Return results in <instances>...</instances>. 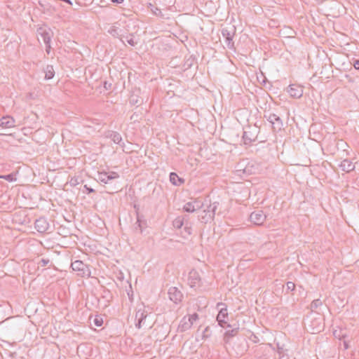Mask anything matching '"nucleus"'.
Instances as JSON below:
<instances>
[{"label":"nucleus","instance_id":"obj_24","mask_svg":"<svg viewBox=\"0 0 359 359\" xmlns=\"http://www.w3.org/2000/svg\"><path fill=\"white\" fill-rule=\"evenodd\" d=\"M43 72L45 73V79L46 80L51 79L55 76V71L52 65H47L44 69Z\"/></svg>","mask_w":359,"mask_h":359},{"label":"nucleus","instance_id":"obj_53","mask_svg":"<svg viewBox=\"0 0 359 359\" xmlns=\"http://www.w3.org/2000/svg\"><path fill=\"white\" fill-rule=\"evenodd\" d=\"M343 345H344V348L345 350H346L349 348L348 342L346 341H344Z\"/></svg>","mask_w":359,"mask_h":359},{"label":"nucleus","instance_id":"obj_60","mask_svg":"<svg viewBox=\"0 0 359 359\" xmlns=\"http://www.w3.org/2000/svg\"><path fill=\"white\" fill-rule=\"evenodd\" d=\"M1 212H6V210H5V208L3 206V204H1Z\"/></svg>","mask_w":359,"mask_h":359},{"label":"nucleus","instance_id":"obj_35","mask_svg":"<svg viewBox=\"0 0 359 359\" xmlns=\"http://www.w3.org/2000/svg\"><path fill=\"white\" fill-rule=\"evenodd\" d=\"M204 213V215L199 216V219L201 220V222L206 224L210 219H213V218H208V213L207 212Z\"/></svg>","mask_w":359,"mask_h":359},{"label":"nucleus","instance_id":"obj_51","mask_svg":"<svg viewBox=\"0 0 359 359\" xmlns=\"http://www.w3.org/2000/svg\"><path fill=\"white\" fill-rule=\"evenodd\" d=\"M111 83L107 82V81H104V88L106 89V90H109L111 87Z\"/></svg>","mask_w":359,"mask_h":359},{"label":"nucleus","instance_id":"obj_40","mask_svg":"<svg viewBox=\"0 0 359 359\" xmlns=\"http://www.w3.org/2000/svg\"><path fill=\"white\" fill-rule=\"evenodd\" d=\"M187 319H190V321L192 322V324L194 323V321L196 320L198 318V315L196 313H194L192 315H189V316H187Z\"/></svg>","mask_w":359,"mask_h":359},{"label":"nucleus","instance_id":"obj_26","mask_svg":"<svg viewBox=\"0 0 359 359\" xmlns=\"http://www.w3.org/2000/svg\"><path fill=\"white\" fill-rule=\"evenodd\" d=\"M142 102L143 100L135 93L132 94L130 97L129 102L131 105H140Z\"/></svg>","mask_w":359,"mask_h":359},{"label":"nucleus","instance_id":"obj_20","mask_svg":"<svg viewBox=\"0 0 359 359\" xmlns=\"http://www.w3.org/2000/svg\"><path fill=\"white\" fill-rule=\"evenodd\" d=\"M18 173L17 169L12 170L8 173H1V180H4L8 182H15L17 180V174Z\"/></svg>","mask_w":359,"mask_h":359},{"label":"nucleus","instance_id":"obj_28","mask_svg":"<svg viewBox=\"0 0 359 359\" xmlns=\"http://www.w3.org/2000/svg\"><path fill=\"white\" fill-rule=\"evenodd\" d=\"M109 137L116 144H120L122 141L121 135L117 132L112 131Z\"/></svg>","mask_w":359,"mask_h":359},{"label":"nucleus","instance_id":"obj_61","mask_svg":"<svg viewBox=\"0 0 359 359\" xmlns=\"http://www.w3.org/2000/svg\"><path fill=\"white\" fill-rule=\"evenodd\" d=\"M6 263V262H5V263H4V264H1V266L5 267Z\"/></svg>","mask_w":359,"mask_h":359},{"label":"nucleus","instance_id":"obj_47","mask_svg":"<svg viewBox=\"0 0 359 359\" xmlns=\"http://www.w3.org/2000/svg\"><path fill=\"white\" fill-rule=\"evenodd\" d=\"M109 33L113 36H115V37H118V32H117V29H112L111 30L109 31Z\"/></svg>","mask_w":359,"mask_h":359},{"label":"nucleus","instance_id":"obj_29","mask_svg":"<svg viewBox=\"0 0 359 359\" xmlns=\"http://www.w3.org/2000/svg\"><path fill=\"white\" fill-rule=\"evenodd\" d=\"M323 305V302L320 299H314L311 305L310 308L312 311H316V309Z\"/></svg>","mask_w":359,"mask_h":359},{"label":"nucleus","instance_id":"obj_57","mask_svg":"<svg viewBox=\"0 0 359 359\" xmlns=\"http://www.w3.org/2000/svg\"><path fill=\"white\" fill-rule=\"evenodd\" d=\"M70 183H71L72 184H73V185H76V184H77V180H76V179H75V180L72 179V180H71Z\"/></svg>","mask_w":359,"mask_h":359},{"label":"nucleus","instance_id":"obj_27","mask_svg":"<svg viewBox=\"0 0 359 359\" xmlns=\"http://www.w3.org/2000/svg\"><path fill=\"white\" fill-rule=\"evenodd\" d=\"M184 216H179L174 219L172 225L175 229H181L184 224Z\"/></svg>","mask_w":359,"mask_h":359},{"label":"nucleus","instance_id":"obj_16","mask_svg":"<svg viewBox=\"0 0 359 359\" xmlns=\"http://www.w3.org/2000/svg\"><path fill=\"white\" fill-rule=\"evenodd\" d=\"M191 326L192 322L190 321V319H187V316H184L180 322L177 331L179 332H186L187 330H189Z\"/></svg>","mask_w":359,"mask_h":359},{"label":"nucleus","instance_id":"obj_55","mask_svg":"<svg viewBox=\"0 0 359 359\" xmlns=\"http://www.w3.org/2000/svg\"><path fill=\"white\" fill-rule=\"evenodd\" d=\"M9 306L7 302H1V307L8 308Z\"/></svg>","mask_w":359,"mask_h":359},{"label":"nucleus","instance_id":"obj_52","mask_svg":"<svg viewBox=\"0 0 359 359\" xmlns=\"http://www.w3.org/2000/svg\"><path fill=\"white\" fill-rule=\"evenodd\" d=\"M111 1L116 4H121L124 1V0H111Z\"/></svg>","mask_w":359,"mask_h":359},{"label":"nucleus","instance_id":"obj_44","mask_svg":"<svg viewBox=\"0 0 359 359\" xmlns=\"http://www.w3.org/2000/svg\"><path fill=\"white\" fill-rule=\"evenodd\" d=\"M250 339L254 343H257L259 341V338L254 334H252L250 337Z\"/></svg>","mask_w":359,"mask_h":359},{"label":"nucleus","instance_id":"obj_6","mask_svg":"<svg viewBox=\"0 0 359 359\" xmlns=\"http://www.w3.org/2000/svg\"><path fill=\"white\" fill-rule=\"evenodd\" d=\"M266 217L262 210H257L250 214V220L254 224L259 226L264 222Z\"/></svg>","mask_w":359,"mask_h":359},{"label":"nucleus","instance_id":"obj_34","mask_svg":"<svg viewBox=\"0 0 359 359\" xmlns=\"http://www.w3.org/2000/svg\"><path fill=\"white\" fill-rule=\"evenodd\" d=\"M194 62V58L190 56L187 58L184 62V67L186 69H189L192 67Z\"/></svg>","mask_w":359,"mask_h":359},{"label":"nucleus","instance_id":"obj_5","mask_svg":"<svg viewBox=\"0 0 359 359\" xmlns=\"http://www.w3.org/2000/svg\"><path fill=\"white\" fill-rule=\"evenodd\" d=\"M235 33V27H231L230 29L227 27L223 28L222 29V36L225 39V43L227 46V47L230 49L233 48L234 47V42L233 41V36Z\"/></svg>","mask_w":359,"mask_h":359},{"label":"nucleus","instance_id":"obj_38","mask_svg":"<svg viewBox=\"0 0 359 359\" xmlns=\"http://www.w3.org/2000/svg\"><path fill=\"white\" fill-rule=\"evenodd\" d=\"M94 322V324L97 326V327H100L102 326V323H103V320H102V318H100L98 316H96L95 318L93 320Z\"/></svg>","mask_w":359,"mask_h":359},{"label":"nucleus","instance_id":"obj_12","mask_svg":"<svg viewBox=\"0 0 359 359\" xmlns=\"http://www.w3.org/2000/svg\"><path fill=\"white\" fill-rule=\"evenodd\" d=\"M37 34L41 37L45 44L50 43L53 36V32L50 29L39 27L37 29Z\"/></svg>","mask_w":359,"mask_h":359},{"label":"nucleus","instance_id":"obj_17","mask_svg":"<svg viewBox=\"0 0 359 359\" xmlns=\"http://www.w3.org/2000/svg\"><path fill=\"white\" fill-rule=\"evenodd\" d=\"M339 167L342 171L346 172H350L355 169V165L351 161L347 158L342 161L340 164H339Z\"/></svg>","mask_w":359,"mask_h":359},{"label":"nucleus","instance_id":"obj_39","mask_svg":"<svg viewBox=\"0 0 359 359\" xmlns=\"http://www.w3.org/2000/svg\"><path fill=\"white\" fill-rule=\"evenodd\" d=\"M49 263H50V259H44V258H43V259H41L39 261V265L41 266H46Z\"/></svg>","mask_w":359,"mask_h":359},{"label":"nucleus","instance_id":"obj_25","mask_svg":"<svg viewBox=\"0 0 359 359\" xmlns=\"http://www.w3.org/2000/svg\"><path fill=\"white\" fill-rule=\"evenodd\" d=\"M336 147L339 149H342L343 152L346 153V156H349V152L347 150V148L348 147V145L346 142L343 141L342 140H339L336 143Z\"/></svg>","mask_w":359,"mask_h":359},{"label":"nucleus","instance_id":"obj_62","mask_svg":"<svg viewBox=\"0 0 359 359\" xmlns=\"http://www.w3.org/2000/svg\"><path fill=\"white\" fill-rule=\"evenodd\" d=\"M6 32H8V33H10V32H11L9 29H6Z\"/></svg>","mask_w":359,"mask_h":359},{"label":"nucleus","instance_id":"obj_10","mask_svg":"<svg viewBox=\"0 0 359 359\" xmlns=\"http://www.w3.org/2000/svg\"><path fill=\"white\" fill-rule=\"evenodd\" d=\"M34 227L39 233H45L49 229V223L45 217H39L34 222Z\"/></svg>","mask_w":359,"mask_h":359},{"label":"nucleus","instance_id":"obj_30","mask_svg":"<svg viewBox=\"0 0 359 359\" xmlns=\"http://www.w3.org/2000/svg\"><path fill=\"white\" fill-rule=\"evenodd\" d=\"M238 327L226 331V332L224 334V338L226 339V338H230V337H234L238 334Z\"/></svg>","mask_w":359,"mask_h":359},{"label":"nucleus","instance_id":"obj_7","mask_svg":"<svg viewBox=\"0 0 359 359\" xmlns=\"http://www.w3.org/2000/svg\"><path fill=\"white\" fill-rule=\"evenodd\" d=\"M119 175L116 172H100L97 174V180L104 184L108 183L110 180L117 179Z\"/></svg>","mask_w":359,"mask_h":359},{"label":"nucleus","instance_id":"obj_21","mask_svg":"<svg viewBox=\"0 0 359 359\" xmlns=\"http://www.w3.org/2000/svg\"><path fill=\"white\" fill-rule=\"evenodd\" d=\"M201 205H200L196 201L188 202L184 205L183 210L187 212H194L196 210L201 208Z\"/></svg>","mask_w":359,"mask_h":359},{"label":"nucleus","instance_id":"obj_33","mask_svg":"<svg viewBox=\"0 0 359 359\" xmlns=\"http://www.w3.org/2000/svg\"><path fill=\"white\" fill-rule=\"evenodd\" d=\"M150 6L151 7V12L156 16H159V17H163V15L162 13V11L160 8L150 4Z\"/></svg>","mask_w":359,"mask_h":359},{"label":"nucleus","instance_id":"obj_9","mask_svg":"<svg viewBox=\"0 0 359 359\" xmlns=\"http://www.w3.org/2000/svg\"><path fill=\"white\" fill-rule=\"evenodd\" d=\"M147 317V311H145L144 309H138L135 313V320H137L135 327L140 329L143 325H144Z\"/></svg>","mask_w":359,"mask_h":359},{"label":"nucleus","instance_id":"obj_11","mask_svg":"<svg viewBox=\"0 0 359 359\" xmlns=\"http://www.w3.org/2000/svg\"><path fill=\"white\" fill-rule=\"evenodd\" d=\"M168 296L171 301L177 304L182 301L183 294L176 287H171L168 290Z\"/></svg>","mask_w":359,"mask_h":359},{"label":"nucleus","instance_id":"obj_37","mask_svg":"<svg viewBox=\"0 0 359 359\" xmlns=\"http://www.w3.org/2000/svg\"><path fill=\"white\" fill-rule=\"evenodd\" d=\"M210 336V330L209 327H206L203 332L202 338L203 339H205Z\"/></svg>","mask_w":359,"mask_h":359},{"label":"nucleus","instance_id":"obj_13","mask_svg":"<svg viewBox=\"0 0 359 359\" xmlns=\"http://www.w3.org/2000/svg\"><path fill=\"white\" fill-rule=\"evenodd\" d=\"M287 91L294 98H300L303 95V87L299 85H290Z\"/></svg>","mask_w":359,"mask_h":359},{"label":"nucleus","instance_id":"obj_1","mask_svg":"<svg viewBox=\"0 0 359 359\" xmlns=\"http://www.w3.org/2000/svg\"><path fill=\"white\" fill-rule=\"evenodd\" d=\"M16 316L8 317L1 320V331L5 336H11L16 333L18 323Z\"/></svg>","mask_w":359,"mask_h":359},{"label":"nucleus","instance_id":"obj_58","mask_svg":"<svg viewBox=\"0 0 359 359\" xmlns=\"http://www.w3.org/2000/svg\"><path fill=\"white\" fill-rule=\"evenodd\" d=\"M137 116V115H135V114H133L130 117V120H134L135 121L136 120V117Z\"/></svg>","mask_w":359,"mask_h":359},{"label":"nucleus","instance_id":"obj_48","mask_svg":"<svg viewBox=\"0 0 359 359\" xmlns=\"http://www.w3.org/2000/svg\"><path fill=\"white\" fill-rule=\"evenodd\" d=\"M353 65L355 69L359 70V60H355Z\"/></svg>","mask_w":359,"mask_h":359},{"label":"nucleus","instance_id":"obj_43","mask_svg":"<svg viewBox=\"0 0 359 359\" xmlns=\"http://www.w3.org/2000/svg\"><path fill=\"white\" fill-rule=\"evenodd\" d=\"M10 252V249L7 247L5 248V249L1 248V255L7 256Z\"/></svg>","mask_w":359,"mask_h":359},{"label":"nucleus","instance_id":"obj_50","mask_svg":"<svg viewBox=\"0 0 359 359\" xmlns=\"http://www.w3.org/2000/svg\"><path fill=\"white\" fill-rule=\"evenodd\" d=\"M184 231L189 234V235H191V226H187V225L185 226L184 227Z\"/></svg>","mask_w":359,"mask_h":359},{"label":"nucleus","instance_id":"obj_3","mask_svg":"<svg viewBox=\"0 0 359 359\" xmlns=\"http://www.w3.org/2000/svg\"><path fill=\"white\" fill-rule=\"evenodd\" d=\"M72 269L78 272V275L81 277H90V270L88 266L81 260H76L71 264Z\"/></svg>","mask_w":359,"mask_h":359},{"label":"nucleus","instance_id":"obj_4","mask_svg":"<svg viewBox=\"0 0 359 359\" xmlns=\"http://www.w3.org/2000/svg\"><path fill=\"white\" fill-rule=\"evenodd\" d=\"M259 129L256 127H248V130L243 132V139L245 144H249L252 142H255L257 137Z\"/></svg>","mask_w":359,"mask_h":359},{"label":"nucleus","instance_id":"obj_23","mask_svg":"<svg viewBox=\"0 0 359 359\" xmlns=\"http://www.w3.org/2000/svg\"><path fill=\"white\" fill-rule=\"evenodd\" d=\"M170 181L173 185L175 186H179L184 182V179L180 177L175 172H170Z\"/></svg>","mask_w":359,"mask_h":359},{"label":"nucleus","instance_id":"obj_46","mask_svg":"<svg viewBox=\"0 0 359 359\" xmlns=\"http://www.w3.org/2000/svg\"><path fill=\"white\" fill-rule=\"evenodd\" d=\"M236 172H237L238 175H239V176H241V173H243V174L247 173L246 168H244V169H237L236 170Z\"/></svg>","mask_w":359,"mask_h":359},{"label":"nucleus","instance_id":"obj_54","mask_svg":"<svg viewBox=\"0 0 359 359\" xmlns=\"http://www.w3.org/2000/svg\"><path fill=\"white\" fill-rule=\"evenodd\" d=\"M7 216H8L7 214L6 215H1V221L6 222L7 220V219L8 218V217H7Z\"/></svg>","mask_w":359,"mask_h":359},{"label":"nucleus","instance_id":"obj_18","mask_svg":"<svg viewBox=\"0 0 359 359\" xmlns=\"http://www.w3.org/2000/svg\"><path fill=\"white\" fill-rule=\"evenodd\" d=\"M15 120L11 116H1V128H11L15 127Z\"/></svg>","mask_w":359,"mask_h":359},{"label":"nucleus","instance_id":"obj_22","mask_svg":"<svg viewBox=\"0 0 359 359\" xmlns=\"http://www.w3.org/2000/svg\"><path fill=\"white\" fill-rule=\"evenodd\" d=\"M277 353L278 354V359H289L287 351L283 346H280L278 343L276 344Z\"/></svg>","mask_w":359,"mask_h":359},{"label":"nucleus","instance_id":"obj_19","mask_svg":"<svg viewBox=\"0 0 359 359\" xmlns=\"http://www.w3.org/2000/svg\"><path fill=\"white\" fill-rule=\"evenodd\" d=\"M219 202L215 201L213 203H210L209 205H208L207 208L204 210L203 212H208V218H213L215 217V215L216 214V211L217 210Z\"/></svg>","mask_w":359,"mask_h":359},{"label":"nucleus","instance_id":"obj_31","mask_svg":"<svg viewBox=\"0 0 359 359\" xmlns=\"http://www.w3.org/2000/svg\"><path fill=\"white\" fill-rule=\"evenodd\" d=\"M17 169L16 168L12 167L10 164L1 163V173H7L11 172L12 170Z\"/></svg>","mask_w":359,"mask_h":359},{"label":"nucleus","instance_id":"obj_42","mask_svg":"<svg viewBox=\"0 0 359 359\" xmlns=\"http://www.w3.org/2000/svg\"><path fill=\"white\" fill-rule=\"evenodd\" d=\"M1 142L2 141H8L5 138L11 137V134H6V133H1Z\"/></svg>","mask_w":359,"mask_h":359},{"label":"nucleus","instance_id":"obj_14","mask_svg":"<svg viewBox=\"0 0 359 359\" xmlns=\"http://www.w3.org/2000/svg\"><path fill=\"white\" fill-rule=\"evenodd\" d=\"M147 227V222L143 215H140L137 212V222L135 224L134 229L135 231L142 233L143 230Z\"/></svg>","mask_w":359,"mask_h":359},{"label":"nucleus","instance_id":"obj_59","mask_svg":"<svg viewBox=\"0 0 359 359\" xmlns=\"http://www.w3.org/2000/svg\"><path fill=\"white\" fill-rule=\"evenodd\" d=\"M224 306V304L223 303H218V304H217V308H219L220 306Z\"/></svg>","mask_w":359,"mask_h":359},{"label":"nucleus","instance_id":"obj_8","mask_svg":"<svg viewBox=\"0 0 359 359\" xmlns=\"http://www.w3.org/2000/svg\"><path fill=\"white\" fill-rule=\"evenodd\" d=\"M228 318V313L226 307L219 308V313L217 316V321L218 325L222 327H231V325L227 323L226 318Z\"/></svg>","mask_w":359,"mask_h":359},{"label":"nucleus","instance_id":"obj_15","mask_svg":"<svg viewBox=\"0 0 359 359\" xmlns=\"http://www.w3.org/2000/svg\"><path fill=\"white\" fill-rule=\"evenodd\" d=\"M188 280L191 287H196L201 280L198 273L195 270H191L189 273Z\"/></svg>","mask_w":359,"mask_h":359},{"label":"nucleus","instance_id":"obj_36","mask_svg":"<svg viewBox=\"0 0 359 359\" xmlns=\"http://www.w3.org/2000/svg\"><path fill=\"white\" fill-rule=\"evenodd\" d=\"M295 289V285L293 282H287L286 283V292L288 293L290 291H293Z\"/></svg>","mask_w":359,"mask_h":359},{"label":"nucleus","instance_id":"obj_56","mask_svg":"<svg viewBox=\"0 0 359 359\" xmlns=\"http://www.w3.org/2000/svg\"><path fill=\"white\" fill-rule=\"evenodd\" d=\"M13 221H15V222H18L19 223H21V224H23L25 222V219H24L23 220H17V219H15V217L13 218Z\"/></svg>","mask_w":359,"mask_h":359},{"label":"nucleus","instance_id":"obj_45","mask_svg":"<svg viewBox=\"0 0 359 359\" xmlns=\"http://www.w3.org/2000/svg\"><path fill=\"white\" fill-rule=\"evenodd\" d=\"M84 189L86 190L87 194L94 193L95 189L91 187H88L86 184L84 185Z\"/></svg>","mask_w":359,"mask_h":359},{"label":"nucleus","instance_id":"obj_49","mask_svg":"<svg viewBox=\"0 0 359 359\" xmlns=\"http://www.w3.org/2000/svg\"><path fill=\"white\" fill-rule=\"evenodd\" d=\"M45 45H46V52L48 54H50V49H51L50 43H46Z\"/></svg>","mask_w":359,"mask_h":359},{"label":"nucleus","instance_id":"obj_32","mask_svg":"<svg viewBox=\"0 0 359 359\" xmlns=\"http://www.w3.org/2000/svg\"><path fill=\"white\" fill-rule=\"evenodd\" d=\"M126 42L131 46H135L137 44V42L134 40L133 34L125 36Z\"/></svg>","mask_w":359,"mask_h":359},{"label":"nucleus","instance_id":"obj_2","mask_svg":"<svg viewBox=\"0 0 359 359\" xmlns=\"http://www.w3.org/2000/svg\"><path fill=\"white\" fill-rule=\"evenodd\" d=\"M264 118L271 123L274 132L280 131L282 129L283 126V121L277 114L265 111Z\"/></svg>","mask_w":359,"mask_h":359},{"label":"nucleus","instance_id":"obj_41","mask_svg":"<svg viewBox=\"0 0 359 359\" xmlns=\"http://www.w3.org/2000/svg\"><path fill=\"white\" fill-rule=\"evenodd\" d=\"M1 193L6 192L7 190L9 189V186L8 184H5L2 181H1Z\"/></svg>","mask_w":359,"mask_h":359}]
</instances>
